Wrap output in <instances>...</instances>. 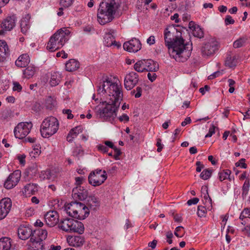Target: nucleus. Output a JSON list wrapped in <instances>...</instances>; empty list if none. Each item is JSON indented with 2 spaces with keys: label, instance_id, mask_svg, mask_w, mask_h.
Segmentation results:
<instances>
[{
  "label": "nucleus",
  "instance_id": "39448f33",
  "mask_svg": "<svg viewBox=\"0 0 250 250\" xmlns=\"http://www.w3.org/2000/svg\"><path fill=\"white\" fill-rule=\"evenodd\" d=\"M65 210L69 216L79 220L85 219L89 214V208L84 204L72 202L65 206Z\"/></svg>",
  "mask_w": 250,
  "mask_h": 250
},
{
  "label": "nucleus",
  "instance_id": "f8f14e48",
  "mask_svg": "<svg viewBox=\"0 0 250 250\" xmlns=\"http://www.w3.org/2000/svg\"><path fill=\"white\" fill-rule=\"evenodd\" d=\"M139 75L134 72L126 74L124 80L125 87L127 90L132 89L138 83Z\"/></svg>",
  "mask_w": 250,
  "mask_h": 250
},
{
  "label": "nucleus",
  "instance_id": "cd10ccee",
  "mask_svg": "<svg viewBox=\"0 0 250 250\" xmlns=\"http://www.w3.org/2000/svg\"><path fill=\"white\" fill-rule=\"evenodd\" d=\"M79 62L75 59L69 60L65 64L66 70L69 72L76 71L79 68Z\"/></svg>",
  "mask_w": 250,
  "mask_h": 250
},
{
  "label": "nucleus",
  "instance_id": "f257e3e1",
  "mask_svg": "<svg viewBox=\"0 0 250 250\" xmlns=\"http://www.w3.org/2000/svg\"><path fill=\"white\" fill-rule=\"evenodd\" d=\"M98 93L102 95L107 94L104 108L98 110V115L103 121L112 122L117 116V111L123 100L122 85L112 82L109 79L103 80L98 85Z\"/></svg>",
  "mask_w": 250,
  "mask_h": 250
},
{
  "label": "nucleus",
  "instance_id": "4be33fe9",
  "mask_svg": "<svg viewBox=\"0 0 250 250\" xmlns=\"http://www.w3.org/2000/svg\"><path fill=\"white\" fill-rule=\"evenodd\" d=\"M88 194L87 190L81 186L77 187L72 190L73 197L80 200L85 199Z\"/></svg>",
  "mask_w": 250,
  "mask_h": 250
},
{
  "label": "nucleus",
  "instance_id": "4d7b16f0",
  "mask_svg": "<svg viewBox=\"0 0 250 250\" xmlns=\"http://www.w3.org/2000/svg\"><path fill=\"white\" fill-rule=\"evenodd\" d=\"M146 42L149 45H152L155 43V37L154 36H150L146 40Z\"/></svg>",
  "mask_w": 250,
  "mask_h": 250
},
{
  "label": "nucleus",
  "instance_id": "f3484780",
  "mask_svg": "<svg viewBox=\"0 0 250 250\" xmlns=\"http://www.w3.org/2000/svg\"><path fill=\"white\" fill-rule=\"evenodd\" d=\"M33 234L32 229L28 226L21 225L18 229V235L20 239L23 240L31 238Z\"/></svg>",
  "mask_w": 250,
  "mask_h": 250
},
{
  "label": "nucleus",
  "instance_id": "0eeeda50",
  "mask_svg": "<svg viewBox=\"0 0 250 250\" xmlns=\"http://www.w3.org/2000/svg\"><path fill=\"white\" fill-rule=\"evenodd\" d=\"M134 68L138 72H155L158 70L159 65L152 60H142L137 62L134 64Z\"/></svg>",
  "mask_w": 250,
  "mask_h": 250
},
{
  "label": "nucleus",
  "instance_id": "9b49d317",
  "mask_svg": "<svg viewBox=\"0 0 250 250\" xmlns=\"http://www.w3.org/2000/svg\"><path fill=\"white\" fill-rule=\"evenodd\" d=\"M21 177V172L19 170L11 173L5 181L4 186L7 189H11L19 183Z\"/></svg>",
  "mask_w": 250,
  "mask_h": 250
},
{
  "label": "nucleus",
  "instance_id": "6ab92c4d",
  "mask_svg": "<svg viewBox=\"0 0 250 250\" xmlns=\"http://www.w3.org/2000/svg\"><path fill=\"white\" fill-rule=\"evenodd\" d=\"M115 32L114 30H110L108 33L105 34L104 37V44L107 46H111L114 45L118 48L121 47V44L115 41L114 34Z\"/></svg>",
  "mask_w": 250,
  "mask_h": 250
},
{
  "label": "nucleus",
  "instance_id": "5fc2aeb1",
  "mask_svg": "<svg viewBox=\"0 0 250 250\" xmlns=\"http://www.w3.org/2000/svg\"><path fill=\"white\" fill-rule=\"evenodd\" d=\"M245 159L244 158L241 159L239 161L236 163L237 167L240 166L242 168H246L247 167V164L245 163Z\"/></svg>",
  "mask_w": 250,
  "mask_h": 250
},
{
  "label": "nucleus",
  "instance_id": "bf43d9fd",
  "mask_svg": "<svg viewBox=\"0 0 250 250\" xmlns=\"http://www.w3.org/2000/svg\"><path fill=\"white\" fill-rule=\"evenodd\" d=\"M201 194L202 196L203 195V197L208 196V195H209L208 187L207 186H202L201 188Z\"/></svg>",
  "mask_w": 250,
  "mask_h": 250
},
{
  "label": "nucleus",
  "instance_id": "c9c22d12",
  "mask_svg": "<svg viewBox=\"0 0 250 250\" xmlns=\"http://www.w3.org/2000/svg\"><path fill=\"white\" fill-rule=\"evenodd\" d=\"M56 105V101L52 97H48L44 102V105L46 108L51 109Z\"/></svg>",
  "mask_w": 250,
  "mask_h": 250
},
{
  "label": "nucleus",
  "instance_id": "423d86ee",
  "mask_svg": "<svg viewBox=\"0 0 250 250\" xmlns=\"http://www.w3.org/2000/svg\"><path fill=\"white\" fill-rule=\"evenodd\" d=\"M59 127L58 119L54 116L45 118L42 121L40 126V132L43 138H48L55 134Z\"/></svg>",
  "mask_w": 250,
  "mask_h": 250
},
{
  "label": "nucleus",
  "instance_id": "e433bc0d",
  "mask_svg": "<svg viewBox=\"0 0 250 250\" xmlns=\"http://www.w3.org/2000/svg\"><path fill=\"white\" fill-rule=\"evenodd\" d=\"M231 174V171L229 169L223 170L218 173L219 179L220 181H223L226 179H229V175Z\"/></svg>",
  "mask_w": 250,
  "mask_h": 250
},
{
  "label": "nucleus",
  "instance_id": "3c124183",
  "mask_svg": "<svg viewBox=\"0 0 250 250\" xmlns=\"http://www.w3.org/2000/svg\"><path fill=\"white\" fill-rule=\"evenodd\" d=\"M216 127L214 125H212L209 128L208 132L206 135V138H208L212 136V135L215 133V129Z\"/></svg>",
  "mask_w": 250,
  "mask_h": 250
},
{
  "label": "nucleus",
  "instance_id": "774afa93",
  "mask_svg": "<svg viewBox=\"0 0 250 250\" xmlns=\"http://www.w3.org/2000/svg\"><path fill=\"white\" fill-rule=\"evenodd\" d=\"M120 121L127 122L129 121V117L126 114H123L119 118Z\"/></svg>",
  "mask_w": 250,
  "mask_h": 250
},
{
  "label": "nucleus",
  "instance_id": "a19ab883",
  "mask_svg": "<svg viewBox=\"0 0 250 250\" xmlns=\"http://www.w3.org/2000/svg\"><path fill=\"white\" fill-rule=\"evenodd\" d=\"M40 178L41 180H50L52 178L51 172L50 170L42 171L40 174Z\"/></svg>",
  "mask_w": 250,
  "mask_h": 250
},
{
  "label": "nucleus",
  "instance_id": "e2e57ef3",
  "mask_svg": "<svg viewBox=\"0 0 250 250\" xmlns=\"http://www.w3.org/2000/svg\"><path fill=\"white\" fill-rule=\"evenodd\" d=\"M98 149L99 150H100L104 153L108 151V147L104 145H99L98 146Z\"/></svg>",
  "mask_w": 250,
  "mask_h": 250
},
{
  "label": "nucleus",
  "instance_id": "37998d69",
  "mask_svg": "<svg viewBox=\"0 0 250 250\" xmlns=\"http://www.w3.org/2000/svg\"><path fill=\"white\" fill-rule=\"evenodd\" d=\"M73 1L74 0H60V4L66 9L71 6Z\"/></svg>",
  "mask_w": 250,
  "mask_h": 250
},
{
  "label": "nucleus",
  "instance_id": "393cba45",
  "mask_svg": "<svg viewBox=\"0 0 250 250\" xmlns=\"http://www.w3.org/2000/svg\"><path fill=\"white\" fill-rule=\"evenodd\" d=\"M30 62L28 54H23L20 55L15 61V64L19 67H24L28 65Z\"/></svg>",
  "mask_w": 250,
  "mask_h": 250
},
{
  "label": "nucleus",
  "instance_id": "de8ad7c7",
  "mask_svg": "<svg viewBox=\"0 0 250 250\" xmlns=\"http://www.w3.org/2000/svg\"><path fill=\"white\" fill-rule=\"evenodd\" d=\"M75 180L77 187L81 186V185L86 181L85 178L83 176L75 177Z\"/></svg>",
  "mask_w": 250,
  "mask_h": 250
},
{
  "label": "nucleus",
  "instance_id": "473e14b6",
  "mask_svg": "<svg viewBox=\"0 0 250 250\" xmlns=\"http://www.w3.org/2000/svg\"><path fill=\"white\" fill-rule=\"evenodd\" d=\"M37 70L36 67L33 65H29L23 71V77L27 79L32 78Z\"/></svg>",
  "mask_w": 250,
  "mask_h": 250
},
{
  "label": "nucleus",
  "instance_id": "2f4dec72",
  "mask_svg": "<svg viewBox=\"0 0 250 250\" xmlns=\"http://www.w3.org/2000/svg\"><path fill=\"white\" fill-rule=\"evenodd\" d=\"M11 247V239L4 237L0 238V250H10Z\"/></svg>",
  "mask_w": 250,
  "mask_h": 250
},
{
  "label": "nucleus",
  "instance_id": "680f3d73",
  "mask_svg": "<svg viewBox=\"0 0 250 250\" xmlns=\"http://www.w3.org/2000/svg\"><path fill=\"white\" fill-rule=\"evenodd\" d=\"M243 214H244L246 218H250V208H245L243 211L241 212Z\"/></svg>",
  "mask_w": 250,
  "mask_h": 250
},
{
  "label": "nucleus",
  "instance_id": "c03bdc74",
  "mask_svg": "<svg viewBox=\"0 0 250 250\" xmlns=\"http://www.w3.org/2000/svg\"><path fill=\"white\" fill-rule=\"evenodd\" d=\"M83 127L81 125L77 126L70 130L72 134L76 137L77 135L83 131Z\"/></svg>",
  "mask_w": 250,
  "mask_h": 250
},
{
  "label": "nucleus",
  "instance_id": "5701e85b",
  "mask_svg": "<svg viewBox=\"0 0 250 250\" xmlns=\"http://www.w3.org/2000/svg\"><path fill=\"white\" fill-rule=\"evenodd\" d=\"M10 55V50L7 42L0 40V62H4Z\"/></svg>",
  "mask_w": 250,
  "mask_h": 250
},
{
  "label": "nucleus",
  "instance_id": "8fccbe9b",
  "mask_svg": "<svg viewBox=\"0 0 250 250\" xmlns=\"http://www.w3.org/2000/svg\"><path fill=\"white\" fill-rule=\"evenodd\" d=\"M235 21L232 18L231 16L230 15H227L226 17L225 20V23L226 25H228L230 24H233L234 23Z\"/></svg>",
  "mask_w": 250,
  "mask_h": 250
},
{
  "label": "nucleus",
  "instance_id": "a18cd8bd",
  "mask_svg": "<svg viewBox=\"0 0 250 250\" xmlns=\"http://www.w3.org/2000/svg\"><path fill=\"white\" fill-rule=\"evenodd\" d=\"M246 40L244 38H239L233 43V47L238 48L243 46Z\"/></svg>",
  "mask_w": 250,
  "mask_h": 250
},
{
  "label": "nucleus",
  "instance_id": "aec40b11",
  "mask_svg": "<svg viewBox=\"0 0 250 250\" xmlns=\"http://www.w3.org/2000/svg\"><path fill=\"white\" fill-rule=\"evenodd\" d=\"M30 19V15L26 14L21 20L20 30L24 35H27L31 27Z\"/></svg>",
  "mask_w": 250,
  "mask_h": 250
},
{
  "label": "nucleus",
  "instance_id": "2eb2a0df",
  "mask_svg": "<svg viewBox=\"0 0 250 250\" xmlns=\"http://www.w3.org/2000/svg\"><path fill=\"white\" fill-rule=\"evenodd\" d=\"M44 220L47 226L52 227L57 225L59 221V215L57 211L50 210L44 215Z\"/></svg>",
  "mask_w": 250,
  "mask_h": 250
},
{
  "label": "nucleus",
  "instance_id": "69168bd1",
  "mask_svg": "<svg viewBox=\"0 0 250 250\" xmlns=\"http://www.w3.org/2000/svg\"><path fill=\"white\" fill-rule=\"evenodd\" d=\"M18 159L19 161L21 164L24 165L25 164V155L24 154L19 155L17 156Z\"/></svg>",
  "mask_w": 250,
  "mask_h": 250
},
{
  "label": "nucleus",
  "instance_id": "c756f323",
  "mask_svg": "<svg viewBox=\"0 0 250 250\" xmlns=\"http://www.w3.org/2000/svg\"><path fill=\"white\" fill-rule=\"evenodd\" d=\"M73 220V219L72 218H66L61 220L59 226L62 230L66 232H70Z\"/></svg>",
  "mask_w": 250,
  "mask_h": 250
},
{
  "label": "nucleus",
  "instance_id": "f704fd0d",
  "mask_svg": "<svg viewBox=\"0 0 250 250\" xmlns=\"http://www.w3.org/2000/svg\"><path fill=\"white\" fill-rule=\"evenodd\" d=\"M24 193L26 194H35L38 191V187L34 184H29L24 187Z\"/></svg>",
  "mask_w": 250,
  "mask_h": 250
},
{
  "label": "nucleus",
  "instance_id": "ea45409f",
  "mask_svg": "<svg viewBox=\"0 0 250 250\" xmlns=\"http://www.w3.org/2000/svg\"><path fill=\"white\" fill-rule=\"evenodd\" d=\"M212 172V170L209 169H204L200 174L201 178L204 180L209 179L211 175Z\"/></svg>",
  "mask_w": 250,
  "mask_h": 250
},
{
  "label": "nucleus",
  "instance_id": "b1692460",
  "mask_svg": "<svg viewBox=\"0 0 250 250\" xmlns=\"http://www.w3.org/2000/svg\"><path fill=\"white\" fill-rule=\"evenodd\" d=\"M188 28L192 30V34L194 37L201 39L204 37V32L202 29L195 23L193 21H191L188 23Z\"/></svg>",
  "mask_w": 250,
  "mask_h": 250
},
{
  "label": "nucleus",
  "instance_id": "864d4df0",
  "mask_svg": "<svg viewBox=\"0 0 250 250\" xmlns=\"http://www.w3.org/2000/svg\"><path fill=\"white\" fill-rule=\"evenodd\" d=\"M222 74H223V71H216L214 73H213L212 74L209 75L208 77V79L209 80L213 79H214V78H215L216 77H217L222 75Z\"/></svg>",
  "mask_w": 250,
  "mask_h": 250
},
{
  "label": "nucleus",
  "instance_id": "c85d7f7f",
  "mask_svg": "<svg viewBox=\"0 0 250 250\" xmlns=\"http://www.w3.org/2000/svg\"><path fill=\"white\" fill-rule=\"evenodd\" d=\"M47 231L46 229H39L33 231V234L32 237L34 236L39 241H42L45 240L47 236Z\"/></svg>",
  "mask_w": 250,
  "mask_h": 250
},
{
  "label": "nucleus",
  "instance_id": "6e6d98bb",
  "mask_svg": "<svg viewBox=\"0 0 250 250\" xmlns=\"http://www.w3.org/2000/svg\"><path fill=\"white\" fill-rule=\"evenodd\" d=\"M71 112H72L71 110L70 109H63L62 110V113L64 114H66L67 115V119H71L74 117L73 114L71 113Z\"/></svg>",
  "mask_w": 250,
  "mask_h": 250
},
{
  "label": "nucleus",
  "instance_id": "412c9836",
  "mask_svg": "<svg viewBox=\"0 0 250 250\" xmlns=\"http://www.w3.org/2000/svg\"><path fill=\"white\" fill-rule=\"evenodd\" d=\"M84 238L81 235L68 236L67 242L72 247H79L83 246L84 243Z\"/></svg>",
  "mask_w": 250,
  "mask_h": 250
},
{
  "label": "nucleus",
  "instance_id": "20e7f679",
  "mask_svg": "<svg viewBox=\"0 0 250 250\" xmlns=\"http://www.w3.org/2000/svg\"><path fill=\"white\" fill-rule=\"evenodd\" d=\"M70 32L66 28H61L57 31L50 38L46 46L51 52L62 48L69 40Z\"/></svg>",
  "mask_w": 250,
  "mask_h": 250
},
{
  "label": "nucleus",
  "instance_id": "72a5a7b5",
  "mask_svg": "<svg viewBox=\"0 0 250 250\" xmlns=\"http://www.w3.org/2000/svg\"><path fill=\"white\" fill-rule=\"evenodd\" d=\"M62 79L61 74L58 72H54L51 74L50 84L52 86L58 85Z\"/></svg>",
  "mask_w": 250,
  "mask_h": 250
},
{
  "label": "nucleus",
  "instance_id": "7c9ffc66",
  "mask_svg": "<svg viewBox=\"0 0 250 250\" xmlns=\"http://www.w3.org/2000/svg\"><path fill=\"white\" fill-rule=\"evenodd\" d=\"M89 209L96 210L100 206V202L97 198L95 196L89 197L87 203Z\"/></svg>",
  "mask_w": 250,
  "mask_h": 250
},
{
  "label": "nucleus",
  "instance_id": "603ef678",
  "mask_svg": "<svg viewBox=\"0 0 250 250\" xmlns=\"http://www.w3.org/2000/svg\"><path fill=\"white\" fill-rule=\"evenodd\" d=\"M113 149L114 151V158L116 160H118L119 159V157L121 154V150L117 148L116 146H114V147L113 148Z\"/></svg>",
  "mask_w": 250,
  "mask_h": 250
},
{
  "label": "nucleus",
  "instance_id": "1a4fd4ad",
  "mask_svg": "<svg viewBox=\"0 0 250 250\" xmlns=\"http://www.w3.org/2000/svg\"><path fill=\"white\" fill-rule=\"evenodd\" d=\"M32 126V124L31 122L19 123L14 130L15 137L20 139L24 138L30 132Z\"/></svg>",
  "mask_w": 250,
  "mask_h": 250
},
{
  "label": "nucleus",
  "instance_id": "052dcab7",
  "mask_svg": "<svg viewBox=\"0 0 250 250\" xmlns=\"http://www.w3.org/2000/svg\"><path fill=\"white\" fill-rule=\"evenodd\" d=\"M199 200L198 198H194L188 201L187 204L188 206L196 204Z\"/></svg>",
  "mask_w": 250,
  "mask_h": 250
},
{
  "label": "nucleus",
  "instance_id": "13d9d810",
  "mask_svg": "<svg viewBox=\"0 0 250 250\" xmlns=\"http://www.w3.org/2000/svg\"><path fill=\"white\" fill-rule=\"evenodd\" d=\"M162 140L160 138L157 139L156 146L158 147L157 151L160 152L163 148V145L161 144Z\"/></svg>",
  "mask_w": 250,
  "mask_h": 250
},
{
  "label": "nucleus",
  "instance_id": "79ce46f5",
  "mask_svg": "<svg viewBox=\"0 0 250 250\" xmlns=\"http://www.w3.org/2000/svg\"><path fill=\"white\" fill-rule=\"evenodd\" d=\"M208 208L205 206H200L198 207L197 215L199 217H205L206 215Z\"/></svg>",
  "mask_w": 250,
  "mask_h": 250
},
{
  "label": "nucleus",
  "instance_id": "4468645a",
  "mask_svg": "<svg viewBox=\"0 0 250 250\" xmlns=\"http://www.w3.org/2000/svg\"><path fill=\"white\" fill-rule=\"evenodd\" d=\"M12 207L10 198H5L0 201V220L4 218L9 212Z\"/></svg>",
  "mask_w": 250,
  "mask_h": 250
},
{
  "label": "nucleus",
  "instance_id": "9d476101",
  "mask_svg": "<svg viewBox=\"0 0 250 250\" xmlns=\"http://www.w3.org/2000/svg\"><path fill=\"white\" fill-rule=\"evenodd\" d=\"M17 20V17L14 14L4 19L0 24V35L4 34L5 31H11L15 27Z\"/></svg>",
  "mask_w": 250,
  "mask_h": 250
},
{
  "label": "nucleus",
  "instance_id": "dca6fc26",
  "mask_svg": "<svg viewBox=\"0 0 250 250\" xmlns=\"http://www.w3.org/2000/svg\"><path fill=\"white\" fill-rule=\"evenodd\" d=\"M218 49V42L212 40L205 44L202 49V52L203 54L209 56L214 53Z\"/></svg>",
  "mask_w": 250,
  "mask_h": 250
},
{
  "label": "nucleus",
  "instance_id": "a878e982",
  "mask_svg": "<svg viewBox=\"0 0 250 250\" xmlns=\"http://www.w3.org/2000/svg\"><path fill=\"white\" fill-rule=\"evenodd\" d=\"M72 221V225L69 232H77L79 234H82L84 230L83 224L74 219Z\"/></svg>",
  "mask_w": 250,
  "mask_h": 250
},
{
  "label": "nucleus",
  "instance_id": "58836bf2",
  "mask_svg": "<svg viewBox=\"0 0 250 250\" xmlns=\"http://www.w3.org/2000/svg\"><path fill=\"white\" fill-rule=\"evenodd\" d=\"M203 202L205 207L208 208V210H211L212 209V200L209 195H208V196L203 197Z\"/></svg>",
  "mask_w": 250,
  "mask_h": 250
},
{
  "label": "nucleus",
  "instance_id": "7ed1b4c3",
  "mask_svg": "<svg viewBox=\"0 0 250 250\" xmlns=\"http://www.w3.org/2000/svg\"><path fill=\"white\" fill-rule=\"evenodd\" d=\"M120 4V0H104L101 2L97 13L99 23L104 25L113 21Z\"/></svg>",
  "mask_w": 250,
  "mask_h": 250
},
{
  "label": "nucleus",
  "instance_id": "4c0bfd02",
  "mask_svg": "<svg viewBox=\"0 0 250 250\" xmlns=\"http://www.w3.org/2000/svg\"><path fill=\"white\" fill-rule=\"evenodd\" d=\"M250 188V180H247L244 182L242 187V196L244 198H246L248 194Z\"/></svg>",
  "mask_w": 250,
  "mask_h": 250
},
{
  "label": "nucleus",
  "instance_id": "338daca9",
  "mask_svg": "<svg viewBox=\"0 0 250 250\" xmlns=\"http://www.w3.org/2000/svg\"><path fill=\"white\" fill-rule=\"evenodd\" d=\"M196 165L197 166L196 169V171L198 172H200L201 171L202 169L203 168L204 165L200 161H197L196 163Z\"/></svg>",
  "mask_w": 250,
  "mask_h": 250
},
{
  "label": "nucleus",
  "instance_id": "09e8293b",
  "mask_svg": "<svg viewBox=\"0 0 250 250\" xmlns=\"http://www.w3.org/2000/svg\"><path fill=\"white\" fill-rule=\"evenodd\" d=\"M13 84V90L14 91L20 92L21 91L22 88L21 85L19 83L17 82H14Z\"/></svg>",
  "mask_w": 250,
  "mask_h": 250
},
{
  "label": "nucleus",
  "instance_id": "bb28decb",
  "mask_svg": "<svg viewBox=\"0 0 250 250\" xmlns=\"http://www.w3.org/2000/svg\"><path fill=\"white\" fill-rule=\"evenodd\" d=\"M237 60L236 55L231 52H228L225 60V65L231 68L236 65Z\"/></svg>",
  "mask_w": 250,
  "mask_h": 250
},
{
  "label": "nucleus",
  "instance_id": "ddd939ff",
  "mask_svg": "<svg viewBox=\"0 0 250 250\" xmlns=\"http://www.w3.org/2000/svg\"><path fill=\"white\" fill-rule=\"evenodd\" d=\"M123 47L127 51L135 53L141 49V43L138 39L133 38L125 42L123 44Z\"/></svg>",
  "mask_w": 250,
  "mask_h": 250
},
{
  "label": "nucleus",
  "instance_id": "6e6552de",
  "mask_svg": "<svg viewBox=\"0 0 250 250\" xmlns=\"http://www.w3.org/2000/svg\"><path fill=\"white\" fill-rule=\"evenodd\" d=\"M107 178L106 172L101 169L92 171L89 174L88 179L89 183L94 187L99 186L103 184Z\"/></svg>",
  "mask_w": 250,
  "mask_h": 250
},
{
  "label": "nucleus",
  "instance_id": "f03ea898",
  "mask_svg": "<svg viewBox=\"0 0 250 250\" xmlns=\"http://www.w3.org/2000/svg\"><path fill=\"white\" fill-rule=\"evenodd\" d=\"M181 34L175 28H167L164 31V40L170 57L177 62H184L190 56L192 43H185L184 39L179 38Z\"/></svg>",
  "mask_w": 250,
  "mask_h": 250
},
{
  "label": "nucleus",
  "instance_id": "0e129e2a",
  "mask_svg": "<svg viewBox=\"0 0 250 250\" xmlns=\"http://www.w3.org/2000/svg\"><path fill=\"white\" fill-rule=\"evenodd\" d=\"M136 91H137V93L135 94L134 96L135 98H138L142 95V89L141 87L137 86L136 88Z\"/></svg>",
  "mask_w": 250,
  "mask_h": 250
},
{
  "label": "nucleus",
  "instance_id": "49530a36",
  "mask_svg": "<svg viewBox=\"0 0 250 250\" xmlns=\"http://www.w3.org/2000/svg\"><path fill=\"white\" fill-rule=\"evenodd\" d=\"M184 228L182 226L177 227L175 230L174 234L177 237H182L184 235Z\"/></svg>",
  "mask_w": 250,
  "mask_h": 250
},
{
  "label": "nucleus",
  "instance_id": "a211bd4d",
  "mask_svg": "<svg viewBox=\"0 0 250 250\" xmlns=\"http://www.w3.org/2000/svg\"><path fill=\"white\" fill-rule=\"evenodd\" d=\"M27 246L28 250H45L44 242L39 241L34 236L30 238Z\"/></svg>",
  "mask_w": 250,
  "mask_h": 250
}]
</instances>
